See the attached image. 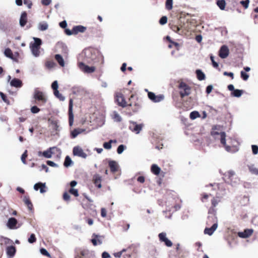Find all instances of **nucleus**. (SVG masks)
<instances>
[{
    "label": "nucleus",
    "mask_w": 258,
    "mask_h": 258,
    "mask_svg": "<svg viewBox=\"0 0 258 258\" xmlns=\"http://www.w3.org/2000/svg\"><path fill=\"white\" fill-rule=\"evenodd\" d=\"M33 39L34 41L30 43V47L32 54L35 57H38L40 55L39 49L42 43V41L41 39L39 38L33 37Z\"/></svg>",
    "instance_id": "1"
},
{
    "label": "nucleus",
    "mask_w": 258,
    "mask_h": 258,
    "mask_svg": "<svg viewBox=\"0 0 258 258\" xmlns=\"http://www.w3.org/2000/svg\"><path fill=\"white\" fill-rule=\"evenodd\" d=\"M80 57L83 58L84 61L86 63H91L95 58L94 50L91 48L85 49L80 54Z\"/></svg>",
    "instance_id": "2"
},
{
    "label": "nucleus",
    "mask_w": 258,
    "mask_h": 258,
    "mask_svg": "<svg viewBox=\"0 0 258 258\" xmlns=\"http://www.w3.org/2000/svg\"><path fill=\"white\" fill-rule=\"evenodd\" d=\"M178 88L180 90L179 93L181 98L190 95L191 87L185 82L183 81L180 82Z\"/></svg>",
    "instance_id": "3"
},
{
    "label": "nucleus",
    "mask_w": 258,
    "mask_h": 258,
    "mask_svg": "<svg viewBox=\"0 0 258 258\" xmlns=\"http://www.w3.org/2000/svg\"><path fill=\"white\" fill-rule=\"evenodd\" d=\"M33 98L38 101L41 102L43 104H45L47 102V97L45 93L38 90V88L34 89L33 93Z\"/></svg>",
    "instance_id": "4"
},
{
    "label": "nucleus",
    "mask_w": 258,
    "mask_h": 258,
    "mask_svg": "<svg viewBox=\"0 0 258 258\" xmlns=\"http://www.w3.org/2000/svg\"><path fill=\"white\" fill-rule=\"evenodd\" d=\"M146 92L148 93V97L149 99L154 103L160 102L164 100L165 98V96L163 94L156 95L154 93L148 91L147 89H146Z\"/></svg>",
    "instance_id": "5"
},
{
    "label": "nucleus",
    "mask_w": 258,
    "mask_h": 258,
    "mask_svg": "<svg viewBox=\"0 0 258 258\" xmlns=\"http://www.w3.org/2000/svg\"><path fill=\"white\" fill-rule=\"evenodd\" d=\"M59 153L60 155L61 153V150L56 147H52L43 151V157L46 158H51L53 154H55V152Z\"/></svg>",
    "instance_id": "6"
},
{
    "label": "nucleus",
    "mask_w": 258,
    "mask_h": 258,
    "mask_svg": "<svg viewBox=\"0 0 258 258\" xmlns=\"http://www.w3.org/2000/svg\"><path fill=\"white\" fill-rule=\"evenodd\" d=\"M144 126L143 124H137L134 121H130L129 129L136 134H139Z\"/></svg>",
    "instance_id": "7"
},
{
    "label": "nucleus",
    "mask_w": 258,
    "mask_h": 258,
    "mask_svg": "<svg viewBox=\"0 0 258 258\" xmlns=\"http://www.w3.org/2000/svg\"><path fill=\"white\" fill-rule=\"evenodd\" d=\"M211 135L215 138L217 139V137L220 138V142L223 145L226 144V133L224 132H218L217 131H212Z\"/></svg>",
    "instance_id": "8"
},
{
    "label": "nucleus",
    "mask_w": 258,
    "mask_h": 258,
    "mask_svg": "<svg viewBox=\"0 0 258 258\" xmlns=\"http://www.w3.org/2000/svg\"><path fill=\"white\" fill-rule=\"evenodd\" d=\"M7 226L10 229H16L19 228L21 224H18V221L15 218L11 217L8 219Z\"/></svg>",
    "instance_id": "9"
},
{
    "label": "nucleus",
    "mask_w": 258,
    "mask_h": 258,
    "mask_svg": "<svg viewBox=\"0 0 258 258\" xmlns=\"http://www.w3.org/2000/svg\"><path fill=\"white\" fill-rule=\"evenodd\" d=\"M159 240L161 242H164L167 247H171L172 246V242L166 237L165 232H161L158 234Z\"/></svg>",
    "instance_id": "10"
},
{
    "label": "nucleus",
    "mask_w": 258,
    "mask_h": 258,
    "mask_svg": "<svg viewBox=\"0 0 258 258\" xmlns=\"http://www.w3.org/2000/svg\"><path fill=\"white\" fill-rule=\"evenodd\" d=\"M73 153L74 156H78L84 159H86L87 157L83 150L79 146H75L73 148Z\"/></svg>",
    "instance_id": "11"
},
{
    "label": "nucleus",
    "mask_w": 258,
    "mask_h": 258,
    "mask_svg": "<svg viewBox=\"0 0 258 258\" xmlns=\"http://www.w3.org/2000/svg\"><path fill=\"white\" fill-rule=\"evenodd\" d=\"M78 66L81 70L86 73H92L95 70L94 67H89L86 65L85 62H79Z\"/></svg>",
    "instance_id": "12"
},
{
    "label": "nucleus",
    "mask_w": 258,
    "mask_h": 258,
    "mask_svg": "<svg viewBox=\"0 0 258 258\" xmlns=\"http://www.w3.org/2000/svg\"><path fill=\"white\" fill-rule=\"evenodd\" d=\"M229 53V50L227 46L222 45L219 51V56L223 59L226 58Z\"/></svg>",
    "instance_id": "13"
},
{
    "label": "nucleus",
    "mask_w": 258,
    "mask_h": 258,
    "mask_svg": "<svg viewBox=\"0 0 258 258\" xmlns=\"http://www.w3.org/2000/svg\"><path fill=\"white\" fill-rule=\"evenodd\" d=\"M115 100L117 102L119 106L123 107L126 106V102L123 95L120 93H117L115 95Z\"/></svg>",
    "instance_id": "14"
},
{
    "label": "nucleus",
    "mask_w": 258,
    "mask_h": 258,
    "mask_svg": "<svg viewBox=\"0 0 258 258\" xmlns=\"http://www.w3.org/2000/svg\"><path fill=\"white\" fill-rule=\"evenodd\" d=\"M69 125L72 126L74 122V115L73 113V100L70 99L69 105Z\"/></svg>",
    "instance_id": "15"
},
{
    "label": "nucleus",
    "mask_w": 258,
    "mask_h": 258,
    "mask_svg": "<svg viewBox=\"0 0 258 258\" xmlns=\"http://www.w3.org/2000/svg\"><path fill=\"white\" fill-rule=\"evenodd\" d=\"M253 230L252 229H246L243 232H238V236L242 238L249 237L253 233Z\"/></svg>",
    "instance_id": "16"
},
{
    "label": "nucleus",
    "mask_w": 258,
    "mask_h": 258,
    "mask_svg": "<svg viewBox=\"0 0 258 258\" xmlns=\"http://www.w3.org/2000/svg\"><path fill=\"white\" fill-rule=\"evenodd\" d=\"M215 223L210 228H206L204 230V233L209 235H212L218 227V221H215Z\"/></svg>",
    "instance_id": "17"
},
{
    "label": "nucleus",
    "mask_w": 258,
    "mask_h": 258,
    "mask_svg": "<svg viewBox=\"0 0 258 258\" xmlns=\"http://www.w3.org/2000/svg\"><path fill=\"white\" fill-rule=\"evenodd\" d=\"M93 181L96 187L100 188L102 187L101 181L102 177L98 174H95L93 175Z\"/></svg>",
    "instance_id": "18"
},
{
    "label": "nucleus",
    "mask_w": 258,
    "mask_h": 258,
    "mask_svg": "<svg viewBox=\"0 0 258 258\" xmlns=\"http://www.w3.org/2000/svg\"><path fill=\"white\" fill-rule=\"evenodd\" d=\"M16 249L15 246L11 245L8 246L6 249V252L9 258H12L15 255Z\"/></svg>",
    "instance_id": "19"
},
{
    "label": "nucleus",
    "mask_w": 258,
    "mask_h": 258,
    "mask_svg": "<svg viewBox=\"0 0 258 258\" xmlns=\"http://www.w3.org/2000/svg\"><path fill=\"white\" fill-rule=\"evenodd\" d=\"M10 85L12 87L20 88L22 87L23 83L21 80L17 78H14L10 81Z\"/></svg>",
    "instance_id": "20"
},
{
    "label": "nucleus",
    "mask_w": 258,
    "mask_h": 258,
    "mask_svg": "<svg viewBox=\"0 0 258 258\" xmlns=\"http://www.w3.org/2000/svg\"><path fill=\"white\" fill-rule=\"evenodd\" d=\"M45 187V183L38 182L34 184V189L36 191L40 189V192L43 194L46 192Z\"/></svg>",
    "instance_id": "21"
},
{
    "label": "nucleus",
    "mask_w": 258,
    "mask_h": 258,
    "mask_svg": "<svg viewBox=\"0 0 258 258\" xmlns=\"http://www.w3.org/2000/svg\"><path fill=\"white\" fill-rule=\"evenodd\" d=\"M208 214L211 215V216H209L208 218L209 219H211L213 222L218 221L217 218L216 217V210L214 209V207H212L209 210Z\"/></svg>",
    "instance_id": "22"
},
{
    "label": "nucleus",
    "mask_w": 258,
    "mask_h": 258,
    "mask_svg": "<svg viewBox=\"0 0 258 258\" xmlns=\"http://www.w3.org/2000/svg\"><path fill=\"white\" fill-rule=\"evenodd\" d=\"M27 22V14L26 12H23L21 15L19 20L20 25L21 27H24Z\"/></svg>",
    "instance_id": "23"
},
{
    "label": "nucleus",
    "mask_w": 258,
    "mask_h": 258,
    "mask_svg": "<svg viewBox=\"0 0 258 258\" xmlns=\"http://www.w3.org/2000/svg\"><path fill=\"white\" fill-rule=\"evenodd\" d=\"M108 164L112 172L114 173L117 171L118 165L116 161L113 160L109 161Z\"/></svg>",
    "instance_id": "24"
},
{
    "label": "nucleus",
    "mask_w": 258,
    "mask_h": 258,
    "mask_svg": "<svg viewBox=\"0 0 258 258\" xmlns=\"http://www.w3.org/2000/svg\"><path fill=\"white\" fill-rule=\"evenodd\" d=\"M73 32L74 34H77L79 32L83 33L86 30V27L82 26V25H78L74 26L73 28Z\"/></svg>",
    "instance_id": "25"
},
{
    "label": "nucleus",
    "mask_w": 258,
    "mask_h": 258,
    "mask_svg": "<svg viewBox=\"0 0 258 258\" xmlns=\"http://www.w3.org/2000/svg\"><path fill=\"white\" fill-rule=\"evenodd\" d=\"M151 172L155 175L159 174L161 171L160 167L156 164H153L151 166Z\"/></svg>",
    "instance_id": "26"
},
{
    "label": "nucleus",
    "mask_w": 258,
    "mask_h": 258,
    "mask_svg": "<svg viewBox=\"0 0 258 258\" xmlns=\"http://www.w3.org/2000/svg\"><path fill=\"white\" fill-rule=\"evenodd\" d=\"M195 73L198 80L203 81L206 79V75L201 70L197 69L196 70Z\"/></svg>",
    "instance_id": "27"
},
{
    "label": "nucleus",
    "mask_w": 258,
    "mask_h": 258,
    "mask_svg": "<svg viewBox=\"0 0 258 258\" xmlns=\"http://www.w3.org/2000/svg\"><path fill=\"white\" fill-rule=\"evenodd\" d=\"M48 28V24L46 21H42L38 25V29L40 31H44Z\"/></svg>",
    "instance_id": "28"
},
{
    "label": "nucleus",
    "mask_w": 258,
    "mask_h": 258,
    "mask_svg": "<svg viewBox=\"0 0 258 258\" xmlns=\"http://www.w3.org/2000/svg\"><path fill=\"white\" fill-rule=\"evenodd\" d=\"M243 92V90L235 89L233 92H231V96L239 98L241 96Z\"/></svg>",
    "instance_id": "29"
},
{
    "label": "nucleus",
    "mask_w": 258,
    "mask_h": 258,
    "mask_svg": "<svg viewBox=\"0 0 258 258\" xmlns=\"http://www.w3.org/2000/svg\"><path fill=\"white\" fill-rule=\"evenodd\" d=\"M55 60L57 61V62L58 63V64L61 67H64V61L63 60V58H62V56L60 54H55L54 56Z\"/></svg>",
    "instance_id": "30"
},
{
    "label": "nucleus",
    "mask_w": 258,
    "mask_h": 258,
    "mask_svg": "<svg viewBox=\"0 0 258 258\" xmlns=\"http://www.w3.org/2000/svg\"><path fill=\"white\" fill-rule=\"evenodd\" d=\"M216 4L221 10H225L226 6L225 0H218Z\"/></svg>",
    "instance_id": "31"
},
{
    "label": "nucleus",
    "mask_w": 258,
    "mask_h": 258,
    "mask_svg": "<svg viewBox=\"0 0 258 258\" xmlns=\"http://www.w3.org/2000/svg\"><path fill=\"white\" fill-rule=\"evenodd\" d=\"M235 173L233 170H229L227 172H225L223 174L225 177H228V179H229L231 181L232 180L233 178V176H235Z\"/></svg>",
    "instance_id": "32"
},
{
    "label": "nucleus",
    "mask_w": 258,
    "mask_h": 258,
    "mask_svg": "<svg viewBox=\"0 0 258 258\" xmlns=\"http://www.w3.org/2000/svg\"><path fill=\"white\" fill-rule=\"evenodd\" d=\"M72 164L73 161L71 158L69 156H67L64 159L63 165L66 167H68L70 166Z\"/></svg>",
    "instance_id": "33"
},
{
    "label": "nucleus",
    "mask_w": 258,
    "mask_h": 258,
    "mask_svg": "<svg viewBox=\"0 0 258 258\" xmlns=\"http://www.w3.org/2000/svg\"><path fill=\"white\" fill-rule=\"evenodd\" d=\"M4 54L6 57H9L11 59H13L14 58L13 52L11 49L9 48H7L5 49L4 51Z\"/></svg>",
    "instance_id": "34"
},
{
    "label": "nucleus",
    "mask_w": 258,
    "mask_h": 258,
    "mask_svg": "<svg viewBox=\"0 0 258 258\" xmlns=\"http://www.w3.org/2000/svg\"><path fill=\"white\" fill-rule=\"evenodd\" d=\"M53 94L60 101H63L65 100V97L60 94L58 90L53 91Z\"/></svg>",
    "instance_id": "35"
},
{
    "label": "nucleus",
    "mask_w": 258,
    "mask_h": 258,
    "mask_svg": "<svg viewBox=\"0 0 258 258\" xmlns=\"http://www.w3.org/2000/svg\"><path fill=\"white\" fill-rule=\"evenodd\" d=\"M23 201L25 203V204L27 205L28 208L29 210L32 209L33 205L28 197L25 196L24 198Z\"/></svg>",
    "instance_id": "36"
},
{
    "label": "nucleus",
    "mask_w": 258,
    "mask_h": 258,
    "mask_svg": "<svg viewBox=\"0 0 258 258\" xmlns=\"http://www.w3.org/2000/svg\"><path fill=\"white\" fill-rule=\"evenodd\" d=\"M113 118L117 122H120L122 120L121 117L116 111L113 112Z\"/></svg>",
    "instance_id": "37"
},
{
    "label": "nucleus",
    "mask_w": 258,
    "mask_h": 258,
    "mask_svg": "<svg viewBox=\"0 0 258 258\" xmlns=\"http://www.w3.org/2000/svg\"><path fill=\"white\" fill-rule=\"evenodd\" d=\"M200 116L199 112L197 111H193L190 112L189 114L190 118L191 119H195Z\"/></svg>",
    "instance_id": "38"
},
{
    "label": "nucleus",
    "mask_w": 258,
    "mask_h": 258,
    "mask_svg": "<svg viewBox=\"0 0 258 258\" xmlns=\"http://www.w3.org/2000/svg\"><path fill=\"white\" fill-rule=\"evenodd\" d=\"M92 237H94V238L91 239V242H92L93 244L95 246L97 245L98 244L97 240L96 239L98 238L102 237V236H101L99 235L96 234L95 233L93 234Z\"/></svg>",
    "instance_id": "39"
},
{
    "label": "nucleus",
    "mask_w": 258,
    "mask_h": 258,
    "mask_svg": "<svg viewBox=\"0 0 258 258\" xmlns=\"http://www.w3.org/2000/svg\"><path fill=\"white\" fill-rule=\"evenodd\" d=\"M248 167L250 172L252 174L258 175V168H256L253 165H250Z\"/></svg>",
    "instance_id": "40"
},
{
    "label": "nucleus",
    "mask_w": 258,
    "mask_h": 258,
    "mask_svg": "<svg viewBox=\"0 0 258 258\" xmlns=\"http://www.w3.org/2000/svg\"><path fill=\"white\" fill-rule=\"evenodd\" d=\"M116 141L114 140H110L108 142H104L103 143V147L105 149H110L111 148V143L112 142H115Z\"/></svg>",
    "instance_id": "41"
},
{
    "label": "nucleus",
    "mask_w": 258,
    "mask_h": 258,
    "mask_svg": "<svg viewBox=\"0 0 258 258\" xmlns=\"http://www.w3.org/2000/svg\"><path fill=\"white\" fill-rule=\"evenodd\" d=\"M165 7L167 10H170L173 7V0H166L165 2Z\"/></svg>",
    "instance_id": "42"
},
{
    "label": "nucleus",
    "mask_w": 258,
    "mask_h": 258,
    "mask_svg": "<svg viewBox=\"0 0 258 258\" xmlns=\"http://www.w3.org/2000/svg\"><path fill=\"white\" fill-rule=\"evenodd\" d=\"M240 77L243 80L247 81L249 78V75L247 74L245 72L241 71L240 72Z\"/></svg>",
    "instance_id": "43"
},
{
    "label": "nucleus",
    "mask_w": 258,
    "mask_h": 258,
    "mask_svg": "<svg viewBox=\"0 0 258 258\" xmlns=\"http://www.w3.org/2000/svg\"><path fill=\"white\" fill-rule=\"evenodd\" d=\"M126 147L124 145H120L118 146L117 148V152L118 154H121L124 149H125Z\"/></svg>",
    "instance_id": "44"
},
{
    "label": "nucleus",
    "mask_w": 258,
    "mask_h": 258,
    "mask_svg": "<svg viewBox=\"0 0 258 258\" xmlns=\"http://www.w3.org/2000/svg\"><path fill=\"white\" fill-rule=\"evenodd\" d=\"M36 241V238L34 234H31L30 236L28 238V241L30 243H33Z\"/></svg>",
    "instance_id": "45"
},
{
    "label": "nucleus",
    "mask_w": 258,
    "mask_h": 258,
    "mask_svg": "<svg viewBox=\"0 0 258 258\" xmlns=\"http://www.w3.org/2000/svg\"><path fill=\"white\" fill-rule=\"evenodd\" d=\"M210 59L212 61L213 67L215 68H218L219 67V64L218 62L215 61L214 56L213 55H210Z\"/></svg>",
    "instance_id": "46"
},
{
    "label": "nucleus",
    "mask_w": 258,
    "mask_h": 258,
    "mask_svg": "<svg viewBox=\"0 0 258 258\" xmlns=\"http://www.w3.org/2000/svg\"><path fill=\"white\" fill-rule=\"evenodd\" d=\"M56 66L55 63L53 61H47L46 62V67L48 69H51Z\"/></svg>",
    "instance_id": "47"
},
{
    "label": "nucleus",
    "mask_w": 258,
    "mask_h": 258,
    "mask_svg": "<svg viewBox=\"0 0 258 258\" xmlns=\"http://www.w3.org/2000/svg\"><path fill=\"white\" fill-rule=\"evenodd\" d=\"M40 252L41 254L47 256L48 257H50V254L47 251V250L44 248H41L40 249Z\"/></svg>",
    "instance_id": "48"
},
{
    "label": "nucleus",
    "mask_w": 258,
    "mask_h": 258,
    "mask_svg": "<svg viewBox=\"0 0 258 258\" xmlns=\"http://www.w3.org/2000/svg\"><path fill=\"white\" fill-rule=\"evenodd\" d=\"M78 135H79V132H78L77 128L74 129L71 133V136L72 139L76 138Z\"/></svg>",
    "instance_id": "49"
},
{
    "label": "nucleus",
    "mask_w": 258,
    "mask_h": 258,
    "mask_svg": "<svg viewBox=\"0 0 258 258\" xmlns=\"http://www.w3.org/2000/svg\"><path fill=\"white\" fill-rule=\"evenodd\" d=\"M167 22V17L165 16H162L159 20V23L162 25H165Z\"/></svg>",
    "instance_id": "50"
},
{
    "label": "nucleus",
    "mask_w": 258,
    "mask_h": 258,
    "mask_svg": "<svg viewBox=\"0 0 258 258\" xmlns=\"http://www.w3.org/2000/svg\"><path fill=\"white\" fill-rule=\"evenodd\" d=\"M240 4L245 8L247 9L249 4V0L241 1Z\"/></svg>",
    "instance_id": "51"
},
{
    "label": "nucleus",
    "mask_w": 258,
    "mask_h": 258,
    "mask_svg": "<svg viewBox=\"0 0 258 258\" xmlns=\"http://www.w3.org/2000/svg\"><path fill=\"white\" fill-rule=\"evenodd\" d=\"M69 192L76 197L79 196L78 191L77 189L71 188L69 190Z\"/></svg>",
    "instance_id": "52"
},
{
    "label": "nucleus",
    "mask_w": 258,
    "mask_h": 258,
    "mask_svg": "<svg viewBox=\"0 0 258 258\" xmlns=\"http://www.w3.org/2000/svg\"><path fill=\"white\" fill-rule=\"evenodd\" d=\"M27 157V151L25 150L21 156V161L23 162V163L24 164H26V158Z\"/></svg>",
    "instance_id": "53"
},
{
    "label": "nucleus",
    "mask_w": 258,
    "mask_h": 258,
    "mask_svg": "<svg viewBox=\"0 0 258 258\" xmlns=\"http://www.w3.org/2000/svg\"><path fill=\"white\" fill-rule=\"evenodd\" d=\"M252 152L253 155H256L258 153V146L256 145H251Z\"/></svg>",
    "instance_id": "54"
},
{
    "label": "nucleus",
    "mask_w": 258,
    "mask_h": 258,
    "mask_svg": "<svg viewBox=\"0 0 258 258\" xmlns=\"http://www.w3.org/2000/svg\"><path fill=\"white\" fill-rule=\"evenodd\" d=\"M58 85L57 81H53L51 84V88L52 89V90L53 91L58 90Z\"/></svg>",
    "instance_id": "55"
},
{
    "label": "nucleus",
    "mask_w": 258,
    "mask_h": 258,
    "mask_svg": "<svg viewBox=\"0 0 258 258\" xmlns=\"http://www.w3.org/2000/svg\"><path fill=\"white\" fill-rule=\"evenodd\" d=\"M46 164L51 167H58V164H56L54 162L50 161V160H47L46 161Z\"/></svg>",
    "instance_id": "56"
},
{
    "label": "nucleus",
    "mask_w": 258,
    "mask_h": 258,
    "mask_svg": "<svg viewBox=\"0 0 258 258\" xmlns=\"http://www.w3.org/2000/svg\"><path fill=\"white\" fill-rule=\"evenodd\" d=\"M0 96L2 99V100L7 104H9V101L7 98V96L3 93V92H0Z\"/></svg>",
    "instance_id": "57"
},
{
    "label": "nucleus",
    "mask_w": 258,
    "mask_h": 258,
    "mask_svg": "<svg viewBox=\"0 0 258 258\" xmlns=\"http://www.w3.org/2000/svg\"><path fill=\"white\" fill-rule=\"evenodd\" d=\"M40 111V109L36 106H33L31 108V111L33 113H38Z\"/></svg>",
    "instance_id": "58"
},
{
    "label": "nucleus",
    "mask_w": 258,
    "mask_h": 258,
    "mask_svg": "<svg viewBox=\"0 0 258 258\" xmlns=\"http://www.w3.org/2000/svg\"><path fill=\"white\" fill-rule=\"evenodd\" d=\"M219 202V200H218L216 199L215 198H214L211 201L212 207L214 208L216 207L218 205Z\"/></svg>",
    "instance_id": "59"
},
{
    "label": "nucleus",
    "mask_w": 258,
    "mask_h": 258,
    "mask_svg": "<svg viewBox=\"0 0 258 258\" xmlns=\"http://www.w3.org/2000/svg\"><path fill=\"white\" fill-rule=\"evenodd\" d=\"M24 4L26 5L29 9H30L32 5L31 0H24Z\"/></svg>",
    "instance_id": "60"
},
{
    "label": "nucleus",
    "mask_w": 258,
    "mask_h": 258,
    "mask_svg": "<svg viewBox=\"0 0 258 258\" xmlns=\"http://www.w3.org/2000/svg\"><path fill=\"white\" fill-rule=\"evenodd\" d=\"M213 87L212 85H208L206 89V92L207 94H209L212 91Z\"/></svg>",
    "instance_id": "61"
},
{
    "label": "nucleus",
    "mask_w": 258,
    "mask_h": 258,
    "mask_svg": "<svg viewBox=\"0 0 258 258\" xmlns=\"http://www.w3.org/2000/svg\"><path fill=\"white\" fill-rule=\"evenodd\" d=\"M63 199L66 201H69L70 200V196L67 192H65L63 195Z\"/></svg>",
    "instance_id": "62"
},
{
    "label": "nucleus",
    "mask_w": 258,
    "mask_h": 258,
    "mask_svg": "<svg viewBox=\"0 0 258 258\" xmlns=\"http://www.w3.org/2000/svg\"><path fill=\"white\" fill-rule=\"evenodd\" d=\"M223 75L224 76L230 77L232 79H234V74L232 72H224Z\"/></svg>",
    "instance_id": "63"
},
{
    "label": "nucleus",
    "mask_w": 258,
    "mask_h": 258,
    "mask_svg": "<svg viewBox=\"0 0 258 258\" xmlns=\"http://www.w3.org/2000/svg\"><path fill=\"white\" fill-rule=\"evenodd\" d=\"M59 26L62 28H65L67 26V23L66 20L62 21L59 23Z\"/></svg>",
    "instance_id": "64"
}]
</instances>
